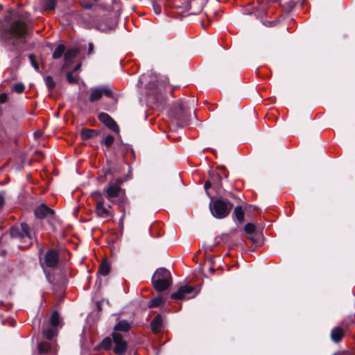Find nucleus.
I'll use <instances>...</instances> for the list:
<instances>
[{
    "label": "nucleus",
    "instance_id": "2eb2a0df",
    "mask_svg": "<svg viewBox=\"0 0 355 355\" xmlns=\"http://www.w3.org/2000/svg\"><path fill=\"white\" fill-rule=\"evenodd\" d=\"M79 50L76 48H71L68 50H65L64 54V64L62 67V69L68 67L72 62L73 60L79 53Z\"/></svg>",
    "mask_w": 355,
    "mask_h": 355
},
{
    "label": "nucleus",
    "instance_id": "13d9d810",
    "mask_svg": "<svg viewBox=\"0 0 355 355\" xmlns=\"http://www.w3.org/2000/svg\"><path fill=\"white\" fill-rule=\"evenodd\" d=\"M19 127V122L16 120L14 121V129L17 130Z\"/></svg>",
    "mask_w": 355,
    "mask_h": 355
},
{
    "label": "nucleus",
    "instance_id": "0e129e2a",
    "mask_svg": "<svg viewBox=\"0 0 355 355\" xmlns=\"http://www.w3.org/2000/svg\"><path fill=\"white\" fill-rule=\"evenodd\" d=\"M107 209H108L110 211V209H112V205H108V207Z\"/></svg>",
    "mask_w": 355,
    "mask_h": 355
},
{
    "label": "nucleus",
    "instance_id": "1a4fd4ad",
    "mask_svg": "<svg viewBox=\"0 0 355 355\" xmlns=\"http://www.w3.org/2000/svg\"><path fill=\"white\" fill-rule=\"evenodd\" d=\"M114 348L113 352L116 355H123L128 349V343L123 338V336L118 332H112L111 334Z\"/></svg>",
    "mask_w": 355,
    "mask_h": 355
},
{
    "label": "nucleus",
    "instance_id": "dca6fc26",
    "mask_svg": "<svg viewBox=\"0 0 355 355\" xmlns=\"http://www.w3.org/2000/svg\"><path fill=\"white\" fill-rule=\"evenodd\" d=\"M95 213L98 217L103 219L109 220L114 217V214L105 207L104 204L100 206H96Z\"/></svg>",
    "mask_w": 355,
    "mask_h": 355
},
{
    "label": "nucleus",
    "instance_id": "5701e85b",
    "mask_svg": "<svg viewBox=\"0 0 355 355\" xmlns=\"http://www.w3.org/2000/svg\"><path fill=\"white\" fill-rule=\"evenodd\" d=\"M112 342L113 340L112 338L109 336L105 337L99 344L96 346L95 349L96 350L103 349L105 351H108L112 347Z\"/></svg>",
    "mask_w": 355,
    "mask_h": 355
},
{
    "label": "nucleus",
    "instance_id": "bb28decb",
    "mask_svg": "<svg viewBox=\"0 0 355 355\" xmlns=\"http://www.w3.org/2000/svg\"><path fill=\"white\" fill-rule=\"evenodd\" d=\"M65 50V45H64L63 44H58L52 54V58L54 60H58L61 58L62 56L64 57Z\"/></svg>",
    "mask_w": 355,
    "mask_h": 355
},
{
    "label": "nucleus",
    "instance_id": "ea45409f",
    "mask_svg": "<svg viewBox=\"0 0 355 355\" xmlns=\"http://www.w3.org/2000/svg\"><path fill=\"white\" fill-rule=\"evenodd\" d=\"M114 141V136L111 135H108L105 137V138L103 140V144L107 148V149L110 148L112 145L113 144Z\"/></svg>",
    "mask_w": 355,
    "mask_h": 355
},
{
    "label": "nucleus",
    "instance_id": "49530a36",
    "mask_svg": "<svg viewBox=\"0 0 355 355\" xmlns=\"http://www.w3.org/2000/svg\"><path fill=\"white\" fill-rule=\"evenodd\" d=\"M44 274L46 275V278L47 279V281L52 285H54L55 283H54V274L53 273H51L50 272H48L46 270H44Z\"/></svg>",
    "mask_w": 355,
    "mask_h": 355
},
{
    "label": "nucleus",
    "instance_id": "ddd939ff",
    "mask_svg": "<svg viewBox=\"0 0 355 355\" xmlns=\"http://www.w3.org/2000/svg\"><path fill=\"white\" fill-rule=\"evenodd\" d=\"M34 214L37 218L43 219L48 216L50 218H54L55 211L45 204H41L34 210Z\"/></svg>",
    "mask_w": 355,
    "mask_h": 355
},
{
    "label": "nucleus",
    "instance_id": "6e6d98bb",
    "mask_svg": "<svg viewBox=\"0 0 355 355\" xmlns=\"http://www.w3.org/2000/svg\"><path fill=\"white\" fill-rule=\"evenodd\" d=\"M4 198L3 196L0 195V208H1L3 207V205H4Z\"/></svg>",
    "mask_w": 355,
    "mask_h": 355
},
{
    "label": "nucleus",
    "instance_id": "7c9ffc66",
    "mask_svg": "<svg viewBox=\"0 0 355 355\" xmlns=\"http://www.w3.org/2000/svg\"><path fill=\"white\" fill-rule=\"evenodd\" d=\"M165 301V299L160 295L155 297L151 300L148 302V307L155 308L159 306L164 302Z\"/></svg>",
    "mask_w": 355,
    "mask_h": 355
},
{
    "label": "nucleus",
    "instance_id": "3c124183",
    "mask_svg": "<svg viewBox=\"0 0 355 355\" xmlns=\"http://www.w3.org/2000/svg\"><path fill=\"white\" fill-rule=\"evenodd\" d=\"M205 257L206 261L209 262L210 265L214 264V260L213 256H211V254H209V253H207L206 252L205 254Z\"/></svg>",
    "mask_w": 355,
    "mask_h": 355
},
{
    "label": "nucleus",
    "instance_id": "9d476101",
    "mask_svg": "<svg viewBox=\"0 0 355 355\" xmlns=\"http://www.w3.org/2000/svg\"><path fill=\"white\" fill-rule=\"evenodd\" d=\"M148 97L152 99L154 104L157 107H164L166 103V92L156 88L152 91L148 92Z\"/></svg>",
    "mask_w": 355,
    "mask_h": 355
},
{
    "label": "nucleus",
    "instance_id": "de8ad7c7",
    "mask_svg": "<svg viewBox=\"0 0 355 355\" xmlns=\"http://www.w3.org/2000/svg\"><path fill=\"white\" fill-rule=\"evenodd\" d=\"M67 80L70 84L77 83V79L72 75V71H68L67 73Z\"/></svg>",
    "mask_w": 355,
    "mask_h": 355
},
{
    "label": "nucleus",
    "instance_id": "a878e982",
    "mask_svg": "<svg viewBox=\"0 0 355 355\" xmlns=\"http://www.w3.org/2000/svg\"><path fill=\"white\" fill-rule=\"evenodd\" d=\"M343 335V330L339 327H335L331 331V338L335 343L340 342Z\"/></svg>",
    "mask_w": 355,
    "mask_h": 355
},
{
    "label": "nucleus",
    "instance_id": "39448f33",
    "mask_svg": "<svg viewBox=\"0 0 355 355\" xmlns=\"http://www.w3.org/2000/svg\"><path fill=\"white\" fill-rule=\"evenodd\" d=\"M172 282L171 272L165 268H157L151 279L152 285L157 292L167 290L172 284Z\"/></svg>",
    "mask_w": 355,
    "mask_h": 355
},
{
    "label": "nucleus",
    "instance_id": "423d86ee",
    "mask_svg": "<svg viewBox=\"0 0 355 355\" xmlns=\"http://www.w3.org/2000/svg\"><path fill=\"white\" fill-rule=\"evenodd\" d=\"M10 236L12 239H18L20 242H27L28 245H33V240H37L29 225L25 222L20 224V227L12 226L9 229Z\"/></svg>",
    "mask_w": 355,
    "mask_h": 355
},
{
    "label": "nucleus",
    "instance_id": "bf43d9fd",
    "mask_svg": "<svg viewBox=\"0 0 355 355\" xmlns=\"http://www.w3.org/2000/svg\"><path fill=\"white\" fill-rule=\"evenodd\" d=\"M213 266L214 265H210L209 268L210 272L212 274H214L215 272V269L214 268Z\"/></svg>",
    "mask_w": 355,
    "mask_h": 355
},
{
    "label": "nucleus",
    "instance_id": "c756f323",
    "mask_svg": "<svg viewBox=\"0 0 355 355\" xmlns=\"http://www.w3.org/2000/svg\"><path fill=\"white\" fill-rule=\"evenodd\" d=\"M60 313L58 311H53L50 318L49 323L53 328L58 329L60 326Z\"/></svg>",
    "mask_w": 355,
    "mask_h": 355
},
{
    "label": "nucleus",
    "instance_id": "5fc2aeb1",
    "mask_svg": "<svg viewBox=\"0 0 355 355\" xmlns=\"http://www.w3.org/2000/svg\"><path fill=\"white\" fill-rule=\"evenodd\" d=\"M94 44L92 43V42H89V44H88V51H87V54L88 55H90L93 53L94 51Z\"/></svg>",
    "mask_w": 355,
    "mask_h": 355
},
{
    "label": "nucleus",
    "instance_id": "cd10ccee",
    "mask_svg": "<svg viewBox=\"0 0 355 355\" xmlns=\"http://www.w3.org/2000/svg\"><path fill=\"white\" fill-rule=\"evenodd\" d=\"M110 265L109 262L107 260H103L99 266L98 273L103 276H106L110 273Z\"/></svg>",
    "mask_w": 355,
    "mask_h": 355
},
{
    "label": "nucleus",
    "instance_id": "e433bc0d",
    "mask_svg": "<svg viewBox=\"0 0 355 355\" xmlns=\"http://www.w3.org/2000/svg\"><path fill=\"white\" fill-rule=\"evenodd\" d=\"M30 62L37 72H40V65L36 55L31 53L28 55Z\"/></svg>",
    "mask_w": 355,
    "mask_h": 355
},
{
    "label": "nucleus",
    "instance_id": "0eeeda50",
    "mask_svg": "<svg viewBox=\"0 0 355 355\" xmlns=\"http://www.w3.org/2000/svg\"><path fill=\"white\" fill-rule=\"evenodd\" d=\"M196 100L194 98L189 100L180 99L178 101V107L175 111V119L179 125L184 127L189 123V103L195 105Z\"/></svg>",
    "mask_w": 355,
    "mask_h": 355
},
{
    "label": "nucleus",
    "instance_id": "c9c22d12",
    "mask_svg": "<svg viewBox=\"0 0 355 355\" xmlns=\"http://www.w3.org/2000/svg\"><path fill=\"white\" fill-rule=\"evenodd\" d=\"M102 90V94H104L105 96L111 98L113 100V105H116L118 103V98L113 96L112 91L108 87L101 88Z\"/></svg>",
    "mask_w": 355,
    "mask_h": 355
},
{
    "label": "nucleus",
    "instance_id": "6ab92c4d",
    "mask_svg": "<svg viewBox=\"0 0 355 355\" xmlns=\"http://www.w3.org/2000/svg\"><path fill=\"white\" fill-rule=\"evenodd\" d=\"M133 153L132 148L128 144H125L121 140L120 143L117 144V148L115 152V155L117 157H124L128 152Z\"/></svg>",
    "mask_w": 355,
    "mask_h": 355
},
{
    "label": "nucleus",
    "instance_id": "774afa93",
    "mask_svg": "<svg viewBox=\"0 0 355 355\" xmlns=\"http://www.w3.org/2000/svg\"><path fill=\"white\" fill-rule=\"evenodd\" d=\"M12 326H15V322L14 320L12 321Z\"/></svg>",
    "mask_w": 355,
    "mask_h": 355
},
{
    "label": "nucleus",
    "instance_id": "79ce46f5",
    "mask_svg": "<svg viewBox=\"0 0 355 355\" xmlns=\"http://www.w3.org/2000/svg\"><path fill=\"white\" fill-rule=\"evenodd\" d=\"M80 3L81 6L85 10H93L94 9V3L86 0H80Z\"/></svg>",
    "mask_w": 355,
    "mask_h": 355
},
{
    "label": "nucleus",
    "instance_id": "4d7b16f0",
    "mask_svg": "<svg viewBox=\"0 0 355 355\" xmlns=\"http://www.w3.org/2000/svg\"><path fill=\"white\" fill-rule=\"evenodd\" d=\"M80 67H81V63H78V64H77L74 67V68H73V72H75V71H78Z\"/></svg>",
    "mask_w": 355,
    "mask_h": 355
},
{
    "label": "nucleus",
    "instance_id": "72a5a7b5",
    "mask_svg": "<svg viewBox=\"0 0 355 355\" xmlns=\"http://www.w3.org/2000/svg\"><path fill=\"white\" fill-rule=\"evenodd\" d=\"M188 1H189V3H188V5L187 6V9L188 11L190 12V14L198 15L202 11V4H200L197 8H193V6H192L193 0H188Z\"/></svg>",
    "mask_w": 355,
    "mask_h": 355
},
{
    "label": "nucleus",
    "instance_id": "393cba45",
    "mask_svg": "<svg viewBox=\"0 0 355 355\" xmlns=\"http://www.w3.org/2000/svg\"><path fill=\"white\" fill-rule=\"evenodd\" d=\"M233 217L235 218L239 223L244 222L245 213L241 206L238 205L234 208Z\"/></svg>",
    "mask_w": 355,
    "mask_h": 355
},
{
    "label": "nucleus",
    "instance_id": "473e14b6",
    "mask_svg": "<svg viewBox=\"0 0 355 355\" xmlns=\"http://www.w3.org/2000/svg\"><path fill=\"white\" fill-rule=\"evenodd\" d=\"M102 97V90L101 88H96L92 91L89 97V101L91 103L95 102L96 101H98Z\"/></svg>",
    "mask_w": 355,
    "mask_h": 355
},
{
    "label": "nucleus",
    "instance_id": "09e8293b",
    "mask_svg": "<svg viewBox=\"0 0 355 355\" xmlns=\"http://www.w3.org/2000/svg\"><path fill=\"white\" fill-rule=\"evenodd\" d=\"M152 4H153L154 12L156 15H159L162 12V7H161L160 4H159L156 1H153Z\"/></svg>",
    "mask_w": 355,
    "mask_h": 355
},
{
    "label": "nucleus",
    "instance_id": "9b49d317",
    "mask_svg": "<svg viewBox=\"0 0 355 355\" xmlns=\"http://www.w3.org/2000/svg\"><path fill=\"white\" fill-rule=\"evenodd\" d=\"M59 253L55 249H49L44 255V263L48 268H54L59 263Z\"/></svg>",
    "mask_w": 355,
    "mask_h": 355
},
{
    "label": "nucleus",
    "instance_id": "f257e3e1",
    "mask_svg": "<svg viewBox=\"0 0 355 355\" xmlns=\"http://www.w3.org/2000/svg\"><path fill=\"white\" fill-rule=\"evenodd\" d=\"M35 28L34 21L30 12L7 10L0 18V42L10 52H16L10 60V67L16 72L24 57L21 48L27 43Z\"/></svg>",
    "mask_w": 355,
    "mask_h": 355
},
{
    "label": "nucleus",
    "instance_id": "c85d7f7f",
    "mask_svg": "<svg viewBox=\"0 0 355 355\" xmlns=\"http://www.w3.org/2000/svg\"><path fill=\"white\" fill-rule=\"evenodd\" d=\"M131 168L128 165V173L126 174L124 177L118 178L114 180V182H111L114 185H117L118 187H121V185L126 181L130 180L132 178L131 173Z\"/></svg>",
    "mask_w": 355,
    "mask_h": 355
},
{
    "label": "nucleus",
    "instance_id": "e2e57ef3",
    "mask_svg": "<svg viewBox=\"0 0 355 355\" xmlns=\"http://www.w3.org/2000/svg\"><path fill=\"white\" fill-rule=\"evenodd\" d=\"M207 248L209 251H212L213 250V248L211 246H209Z\"/></svg>",
    "mask_w": 355,
    "mask_h": 355
},
{
    "label": "nucleus",
    "instance_id": "338daca9",
    "mask_svg": "<svg viewBox=\"0 0 355 355\" xmlns=\"http://www.w3.org/2000/svg\"><path fill=\"white\" fill-rule=\"evenodd\" d=\"M12 78L13 80L17 79V76H16V74H15V76H14Z\"/></svg>",
    "mask_w": 355,
    "mask_h": 355
},
{
    "label": "nucleus",
    "instance_id": "f03ea898",
    "mask_svg": "<svg viewBox=\"0 0 355 355\" xmlns=\"http://www.w3.org/2000/svg\"><path fill=\"white\" fill-rule=\"evenodd\" d=\"M105 198L112 205H116L121 212L119 223L123 225V220L125 215L126 208H130V202L125 193V190L121 187L109 183L107 187L103 189Z\"/></svg>",
    "mask_w": 355,
    "mask_h": 355
},
{
    "label": "nucleus",
    "instance_id": "a18cd8bd",
    "mask_svg": "<svg viewBox=\"0 0 355 355\" xmlns=\"http://www.w3.org/2000/svg\"><path fill=\"white\" fill-rule=\"evenodd\" d=\"M0 139L3 142H7L9 140V136L3 128H1L0 130Z\"/></svg>",
    "mask_w": 355,
    "mask_h": 355
},
{
    "label": "nucleus",
    "instance_id": "052dcab7",
    "mask_svg": "<svg viewBox=\"0 0 355 355\" xmlns=\"http://www.w3.org/2000/svg\"><path fill=\"white\" fill-rule=\"evenodd\" d=\"M295 6V3L293 1L289 2V8H293Z\"/></svg>",
    "mask_w": 355,
    "mask_h": 355
},
{
    "label": "nucleus",
    "instance_id": "680f3d73",
    "mask_svg": "<svg viewBox=\"0 0 355 355\" xmlns=\"http://www.w3.org/2000/svg\"><path fill=\"white\" fill-rule=\"evenodd\" d=\"M348 320H349V325L354 324V322L352 318H349Z\"/></svg>",
    "mask_w": 355,
    "mask_h": 355
},
{
    "label": "nucleus",
    "instance_id": "c03bdc74",
    "mask_svg": "<svg viewBox=\"0 0 355 355\" xmlns=\"http://www.w3.org/2000/svg\"><path fill=\"white\" fill-rule=\"evenodd\" d=\"M248 239L257 245L261 243V237L259 235L250 236L248 237Z\"/></svg>",
    "mask_w": 355,
    "mask_h": 355
},
{
    "label": "nucleus",
    "instance_id": "864d4df0",
    "mask_svg": "<svg viewBox=\"0 0 355 355\" xmlns=\"http://www.w3.org/2000/svg\"><path fill=\"white\" fill-rule=\"evenodd\" d=\"M217 168H219V169H222L223 171V175H224V177L225 178H228V171L227 169V168L225 166H223V165H220L217 167Z\"/></svg>",
    "mask_w": 355,
    "mask_h": 355
},
{
    "label": "nucleus",
    "instance_id": "a211bd4d",
    "mask_svg": "<svg viewBox=\"0 0 355 355\" xmlns=\"http://www.w3.org/2000/svg\"><path fill=\"white\" fill-rule=\"evenodd\" d=\"M101 131L97 129L83 128L81 130L80 138L85 141L99 135Z\"/></svg>",
    "mask_w": 355,
    "mask_h": 355
},
{
    "label": "nucleus",
    "instance_id": "f704fd0d",
    "mask_svg": "<svg viewBox=\"0 0 355 355\" xmlns=\"http://www.w3.org/2000/svg\"><path fill=\"white\" fill-rule=\"evenodd\" d=\"M57 1L58 0H44L43 6H44L45 10H46V11L54 10L56 7Z\"/></svg>",
    "mask_w": 355,
    "mask_h": 355
},
{
    "label": "nucleus",
    "instance_id": "8fccbe9b",
    "mask_svg": "<svg viewBox=\"0 0 355 355\" xmlns=\"http://www.w3.org/2000/svg\"><path fill=\"white\" fill-rule=\"evenodd\" d=\"M210 188H213V186L211 183V181L209 180V179L208 178L207 180V181L205 182V185H204V189L205 190L207 191V195L209 196V198H211V197H213L212 196H211L209 194V193L208 192V189H210Z\"/></svg>",
    "mask_w": 355,
    "mask_h": 355
},
{
    "label": "nucleus",
    "instance_id": "2f4dec72",
    "mask_svg": "<svg viewBox=\"0 0 355 355\" xmlns=\"http://www.w3.org/2000/svg\"><path fill=\"white\" fill-rule=\"evenodd\" d=\"M51 349V344L48 342H40L37 344V350L40 354H46Z\"/></svg>",
    "mask_w": 355,
    "mask_h": 355
},
{
    "label": "nucleus",
    "instance_id": "603ef678",
    "mask_svg": "<svg viewBox=\"0 0 355 355\" xmlns=\"http://www.w3.org/2000/svg\"><path fill=\"white\" fill-rule=\"evenodd\" d=\"M8 100V95L6 93H1L0 94V104L5 103Z\"/></svg>",
    "mask_w": 355,
    "mask_h": 355
},
{
    "label": "nucleus",
    "instance_id": "f3484780",
    "mask_svg": "<svg viewBox=\"0 0 355 355\" xmlns=\"http://www.w3.org/2000/svg\"><path fill=\"white\" fill-rule=\"evenodd\" d=\"M150 325L154 334L159 333L163 328L162 316L160 314H157L151 321Z\"/></svg>",
    "mask_w": 355,
    "mask_h": 355
},
{
    "label": "nucleus",
    "instance_id": "a19ab883",
    "mask_svg": "<svg viewBox=\"0 0 355 355\" xmlns=\"http://www.w3.org/2000/svg\"><path fill=\"white\" fill-rule=\"evenodd\" d=\"M244 230L246 234H252L255 233L256 232V227L253 223H247L244 227Z\"/></svg>",
    "mask_w": 355,
    "mask_h": 355
},
{
    "label": "nucleus",
    "instance_id": "37998d69",
    "mask_svg": "<svg viewBox=\"0 0 355 355\" xmlns=\"http://www.w3.org/2000/svg\"><path fill=\"white\" fill-rule=\"evenodd\" d=\"M111 167L112 168V177H114L115 174L121 173V167L118 164L111 161Z\"/></svg>",
    "mask_w": 355,
    "mask_h": 355
},
{
    "label": "nucleus",
    "instance_id": "4468645a",
    "mask_svg": "<svg viewBox=\"0 0 355 355\" xmlns=\"http://www.w3.org/2000/svg\"><path fill=\"white\" fill-rule=\"evenodd\" d=\"M208 178L211 181L213 189H214L216 192H219L223 188L222 175L218 172L213 171L209 173Z\"/></svg>",
    "mask_w": 355,
    "mask_h": 355
},
{
    "label": "nucleus",
    "instance_id": "7ed1b4c3",
    "mask_svg": "<svg viewBox=\"0 0 355 355\" xmlns=\"http://www.w3.org/2000/svg\"><path fill=\"white\" fill-rule=\"evenodd\" d=\"M88 19L83 17V21L87 26L94 28L101 32L108 33L115 29L116 23L111 15H100L94 12L87 15Z\"/></svg>",
    "mask_w": 355,
    "mask_h": 355
},
{
    "label": "nucleus",
    "instance_id": "69168bd1",
    "mask_svg": "<svg viewBox=\"0 0 355 355\" xmlns=\"http://www.w3.org/2000/svg\"><path fill=\"white\" fill-rule=\"evenodd\" d=\"M279 0H270V1L273 2V3H276V2H278Z\"/></svg>",
    "mask_w": 355,
    "mask_h": 355
},
{
    "label": "nucleus",
    "instance_id": "aec40b11",
    "mask_svg": "<svg viewBox=\"0 0 355 355\" xmlns=\"http://www.w3.org/2000/svg\"><path fill=\"white\" fill-rule=\"evenodd\" d=\"M91 197L93 200L96 202V206H100L104 204L105 202V193L103 191H94L91 193Z\"/></svg>",
    "mask_w": 355,
    "mask_h": 355
},
{
    "label": "nucleus",
    "instance_id": "f8f14e48",
    "mask_svg": "<svg viewBox=\"0 0 355 355\" xmlns=\"http://www.w3.org/2000/svg\"><path fill=\"white\" fill-rule=\"evenodd\" d=\"M98 119L104 123L110 130L114 132L119 133L120 131L119 126L116 122L107 113L101 112L98 114Z\"/></svg>",
    "mask_w": 355,
    "mask_h": 355
},
{
    "label": "nucleus",
    "instance_id": "58836bf2",
    "mask_svg": "<svg viewBox=\"0 0 355 355\" xmlns=\"http://www.w3.org/2000/svg\"><path fill=\"white\" fill-rule=\"evenodd\" d=\"M25 90V85L22 83H18L13 85L12 91L17 94H21Z\"/></svg>",
    "mask_w": 355,
    "mask_h": 355
},
{
    "label": "nucleus",
    "instance_id": "b1692460",
    "mask_svg": "<svg viewBox=\"0 0 355 355\" xmlns=\"http://www.w3.org/2000/svg\"><path fill=\"white\" fill-rule=\"evenodd\" d=\"M42 334L44 338L49 340H51L54 337L58 336V329L53 328H43Z\"/></svg>",
    "mask_w": 355,
    "mask_h": 355
},
{
    "label": "nucleus",
    "instance_id": "4be33fe9",
    "mask_svg": "<svg viewBox=\"0 0 355 355\" xmlns=\"http://www.w3.org/2000/svg\"><path fill=\"white\" fill-rule=\"evenodd\" d=\"M131 329L130 324L126 320H120L114 327V332H128Z\"/></svg>",
    "mask_w": 355,
    "mask_h": 355
},
{
    "label": "nucleus",
    "instance_id": "20e7f679",
    "mask_svg": "<svg viewBox=\"0 0 355 355\" xmlns=\"http://www.w3.org/2000/svg\"><path fill=\"white\" fill-rule=\"evenodd\" d=\"M209 207L211 215L215 218L224 219L230 215L234 204L223 196L211 197Z\"/></svg>",
    "mask_w": 355,
    "mask_h": 355
},
{
    "label": "nucleus",
    "instance_id": "6e6552de",
    "mask_svg": "<svg viewBox=\"0 0 355 355\" xmlns=\"http://www.w3.org/2000/svg\"><path fill=\"white\" fill-rule=\"evenodd\" d=\"M200 292L198 286H191L184 285L179 287L177 291L171 294V298L173 300H184L185 298L194 297Z\"/></svg>",
    "mask_w": 355,
    "mask_h": 355
},
{
    "label": "nucleus",
    "instance_id": "412c9836",
    "mask_svg": "<svg viewBox=\"0 0 355 355\" xmlns=\"http://www.w3.org/2000/svg\"><path fill=\"white\" fill-rule=\"evenodd\" d=\"M102 175L99 177V180L104 182L107 176L112 177V168L111 167V161L107 160L106 164L101 170Z\"/></svg>",
    "mask_w": 355,
    "mask_h": 355
},
{
    "label": "nucleus",
    "instance_id": "4c0bfd02",
    "mask_svg": "<svg viewBox=\"0 0 355 355\" xmlns=\"http://www.w3.org/2000/svg\"><path fill=\"white\" fill-rule=\"evenodd\" d=\"M44 81L49 92H51L55 89L56 84L51 76H46L44 78Z\"/></svg>",
    "mask_w": 355,
    "mask_h": 355
}]
</instances>
